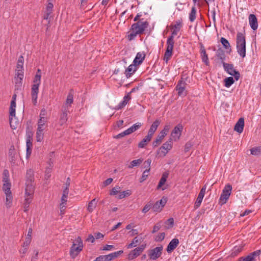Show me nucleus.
<instances>
[{
  "label": "nucleus",
  "mask_w": 261,
  "mask_h": 261,
  "mask_svg": "<svg viewBox=\"0 0 261 261\" xmlns=\"http://www.w3.org/2000/svg\"><path fill=\"white\" fill-rule=\"evenodd\" d=\"M148 25V22L142 21V20H140L137 22L133 23L131 26L130 33L127 36L128 40H133L137 35L142 34Z\"/></svg>",
  "instance_id": "obj_1"
},
{
  "label": "nucleus",
  "mask_w": 261,
  "mask_h": 261,
  "mask_svg": "<svg viewBox=\"0 0 261 261\" xmlns=\"http://www.w3.org/2000/svg\"><path fill=\"white\" fill-rule=\"evenodd\" d=\"M41 70L38 69L33 80V84L31 87V97L33 105L36 106L37 103L39 87L41 83Z\"/></svg>",
  "instance_id": "obj_2"
},
{
  "label": "nucleus",
  "mask_w": 261,
  "mask_h": 261,
  "mask_svg": "<svg viewBox=\"0 0 261 261\" xmlns=\"http://www.w3.org/2000/svg\"><path fill=\"white\" fill-rule=\"evenodd\" d=\"M236 49L239 55L244 58L246 55V37L245 33L238 32L236 37Z\"/></svg>",
  "instance_id": "obj_3"
},
{
  "label": "nucleus",
  "mask_w": 261,
  "mask_h": 261,
  "mask_svg": "<svg viewBox=\"0 0 261 261\" xmlns=\"http://www.w3.org/2000/svg\"><path fill=\"white\" fill-rule=\"evenodd\" d=\"M34 193V181H25V199L24 202V211H29L28 207L30 204L32 202L33 195Z\"/></svg>",
  "instance_id": "obj_4"
},
{
  "label": "nucleus",
  "mask_w": 261,
  "mask_h": 261,
  "mask_svg": "<svg viewBox=\"0 0 261 261\" xmlns=\"http://www.w3.org/2000/svg\"><path fill=\"white\" fill-rule=\"evenodd\" d=\"M83 241L80 237H78L73 241L70 249V255L72 258H75L80 252L83 250Z\"/></svg>",
  "instance_id": "obj_5"
},
{
  "label": "nucleus",
  "mask_w": 261,
  "mask_h": 261,
  "mask_svg": "<svg viewBox=\"0 0 261 261\" xmlns=\"http://www.w3.org/2000/svg\"><path fill=\"white\" fill-rule=\"evenodd\" d=\"M173 146L172 139L170 138L158 150L157 155L159 157H164L172 149Z\"/></svg>",
  "instance_id": "obj_6"
},
{
  "label": "nucleus",
  "mask_w": 261,
  "mask_h": 261,
  "mask_svg": "<svg viewBox=\"0 0 261 261\" xmlns=\"http://www.w3.org/2000/svg\"><path fill=\"white\" fill-rule=\"evenodd\" d=\"M11 187V184L10 182H3L2 189L6 195V204L8 207L10 206L13 200Z\"/></svg>",
  "instance_id": "obj_7"
},
{
  "label": "nucleus",
  "mask_w": 261,
  "mask_h": 261,
  "mask_svg": "<svg viewBox=\"0 0 261 261\" xmlns=\"http://www.w3.org/2000/svg\"><path fill=\"white\" fill-rule=\"evenodd\" d=\"M232 190V186L230 184L225 185L222 190L219 198V203L222 205L226 203L229 199Z\"/></svg>",
  "instance_id": "obj_8"
},
{
  "label": "nucleus",
  "mask_w": 261,
  "mask_h": 261,
  "mask_svg": "<svg viewBox=\"0 0 261 261\" xmlns=\"http://www.w3.org/2000/svg\"><path fill=\"white\" fill-rule=\"evenodd\" d=\"M8 157L12 166L17 165V160L18 159L19 154L13 145L11 146L9 148Z\"/></svg>",
  "instance_id": "obj_9"
},
{
  "label": "nucleus",
  "mask_w": 261,
  "mask_h": 261,
  "mask_svg": "<svg viewBox=\"0 0 261 261\" xmlns=\"http://www.w3.org/2000/svg\"><path fill=\"white\" fill-rule=\"evenodd\" d=\"M223 66L224 70L230 75L234 76L236 81L239 79L240 74L239 71H237L233 67L232 64L223 63Z\"/></svg>",
  "instance_id": "obj_10"
},
{
  "label": "nucleus",
  "mask_w": 261,
  "mask_h": 261,
  "mask_svg": "<svg viewBox=\"0 0 261 261\" xmlns=\"http://www.w3.org/2000/svg\"><path fill=\"white\" fill-rule=\"evenodd\" d=\"M170 128V125L167 124L164 127V129L160 132L155 140L153 142L152 145L156 147L159 145L162 141L163 138L167 135Z\"/></svg>",
  "instance_id": "obj_11"
},
{
  "label": "nucleus",
  "mask_w": 261,
  "mask_h": 261,
  "mask_svg": "<svg viewBox=\"0 0 261 261\" xmlns=\"http://www.w3.org/2000/svg\"><path fill=\"white\" fill-rule=\"evenodd\" d=\"M163 249V246H160L149 250L148 252V255L150 259L156 260L160 257L162 254Z\"/></svg>",
  "instance_id": "obj_12"
},
{
  "label": "nucleus",
  "mask_w": 261,
  "mask_h": 261,
  "mask_svg": "<svg viewBox=\"0 0 261 261\" xmlns=\"http://www.w3.org/2000/svg\"><path fill=\"white\" fill-rule=\"evenodd\" d=\"M182 128V126L180 124H178L174 128L171 134V138L172 140L173 139L174 141H176L179 139Z\"/></svg>",
  "instance_id": "obj_13"
},
{
  "label": "nucleus",
  "mask_w": 261,
  "mask_h": 261,
  "mask_svg": "<svg viewBox=\"0 0 261 261\" xmlns=\"http://www.w3.org/2000/svg\"><path fill=\"white\" fill-rule=\"evenodd\" d=\"M15 86L20 87L22 84V81L23 78V70L16 69L15 71Z\"/></svg>",
  "instance_id": "obj_14"
},
{
  "label": "nucleus",
  "mask_w": 261,
  "mask_h": 261,
  "mask_svg": "<svg viewBox=\"0 0 261 261\" xmlns=\"http://www.w3.org/2000/svg\"><path fill=\"white\" fill-rule=\"evenodd\" d=\"M73 102V92L72 90H70L69 92L65 103L63 106V109L68 111L69 108L71 107V104Z\"/></svg>",
  "instance_id": "obj_15"
},
{
  "label": "nucleus",
  "mask_w": 261,
  "mask_h": 261,
  "mask_svg": "<svg viewBox=\"0 0 261 261\" xmlns=\"http://www.w3.org/2000/svg\"><path fill=\"white\" fill-rule=\"evenodd\" d=\"M261 253L260 250H256L249 254L245 258H241L238 261H255V257L258 256Z\"/></svg>",
  "instance_id": "obj_16"
},
{
  "label": "nucleus",
  "mask_w": 261,
  "mask_h": 261,
  "mask_svg": "<svg viewBox=\"0 0 261 261\" xmlns=\"http://www.w3.org/2000/svg\"><path fill=\"white\" fill-rule=\"evenodd\" d=\"M249 23L251 28L253 30H256L258 28L257 19L254 14H251L248 17Z\"/></svg>",
  "instance_id": "obj_17"
},
{
  "label": "nucleus",
  "mask_w": 261,
  "mask_h": 261,
  "mask_svg": "<svg viewBox=\"0 0 261 261\" xmlns=\"http://www.w3.org/2000/svg\"><path fill=\"white\" fill-rule=\"evenodd\" d=\"M206 189V186H204L201 189L198 194V197L195 201V207H198L201 204L202 199L205 193Z\"/></svg>",
  "instance_id": "obj_18"
},
{
  "label": "nucleus",
  "mask_w": 261,
  "mask_h": 261,
  "mask_svg": "<svg viewBox=\"0 0 261 261\" xmlns=\"http://www.w3.org/2000/svg\"><path fill=\"white\" fill-rule=\"evenodd\" d=\"M179 240L178 239L174 238L172 239L168 245L166 251L168 253H171L173 251L179 244Z\"/></svg>",
  "instance_id": "obj_19"
},
{
  "label": "nucleus",
  "mask_w": 261,
  "mask_h": 261,
  "mask_svg": "<svg viewBox=\"0 0 261 261\" xmlns=\"http://www.w3.org/2000/svg\"><path fill=\"white\" fill-rule=\"evenodd\" d=\"M182 27V19H179L175 22V24L173 27V30L172 31L171 35L170 36L174 37L178 32H179L181 28Z\"/></svg>",
  "instance_id": "obj_20"
},
{
  "label": "nucleus",
  "mask_w": 261,
  "mask_h": 261,
  "mask_svg": "<svg viewBox=\"0 0 261 261\" xmlns=\"http://www.w3.org/2000/svg\"><path fill=\"white\" fill-rule=\"evenodd\" d=\"M144 248L137 247L132 250L128 254L129 259H133L138 257L140 253L143 251Z\"/></svg>",
  "instance_id": "obj_21"
},
{
  "label": "nucleus",
  "mask_w": 261,
  "mask_h": 261,
  "mask_svg": "<svg viewBox=\"0 0 261 261\" xmlns=\"http://www.w3.org/2000/svg\"><path fill=\"white\" fill-rule=\"evenodd\" d=\"M187 85L186 82L182 80H180L176 86V89L177 91L178 94L179 96L182 95L186 89V85Z\"/></svg>",
  "instance_id": "obj_22"
},
{
  "label": "nucleus",
  "mask_w": 261,
  "mask_h": 261,
  "mask_svg": "<svg viewBox=\"0 0 261 261\" xmlns=\"http://www.w3.org/2000/svg\"><path fill=\"white\" fill-rule=\"evenodd\" d=\"M167 202L166 198L163 197L160 201H158L153 204V209L154 211H158L161 210L166 204Z\"/></svg>",
  "instance_id": "obj_23"
},
{
  "label": "nucleus",
  "mask_w": 261,
  "mask_h": 261,
  "mask_svg": "<svg viewBox=\"0 0 261 261\" xmlns=\"http://www.w3.org/2000/svg\"><path fill=\"white\" fill-rule=\"evenodd\" d=\"M244 126V120L243 118H240L235 124L234 130L239 133H241L243 131Z\"/></svg>",
  "instance_id": "obj_24"
},
{
  "label": "nucleus",
  "mask_w": 261,
  "mask_h": 261,
  "mask_svg": "<svg viewBox=\"0 0 261 261\" xmlns=\"http://www.w3.org/2000/svg\"><path fill=\"white\" fill-rule=\"evenodd\" d=\"M145 58V54L144 52H139L137 54L135 58L133 63L135 65H139L141 64Z\"/></svg>",
  "instance_id": "obj_25"
},
{
  "label": "nucleus",
  "mask_w": 261,
  "mask_h": 261,
  "mask_svg": "<svg viewBox=\"0 0 261 261\" xmlns=\"http://www.w3.org/2000/svg\"><path fill=\"white\" fill-rule=\"evenodd\" d=\"M200 55H201V57L202 62L203 63H204L206 65H208L210 62H209L208 56L206 53V50H205L204 47L203 45H201Z\"/></svg>",
  "instance_id": "obj_26"
},
{
  "label": "nucleus",
  "mask_w": 261,
  "mask_h": 261,
  "mask_svg": "<svg viewBox=\"0 0 261 261\" xmlns=\"http://www.w3.org/2000/svg\"><path fill=\"white\" fill-rule=\"evenodd\" d=\"M160 123H161V121L159 120V119H156L153 122V123L151 125L150 128L149 129L148 132V134H149V136H151V137L153 136L154 133L157 129Z\"/></svg>",
  "instance_id": "obj_27"
},
{
  "label": "nucleus",
  "mask_w": 261,
  "mask_h": 261,
  "mask_svg": "<svg viewBox=\"0 0 261 261\" xmlns=\"http://www.w3.org/2000/svg\"><path fill=\"white\" fill-rule=\"evenodd\" d=\"M137 65H135L134 63L130 64L125 71V74L126 77H129L133 74L135 73V72L137 70L136 68Z\"/></svg>",
  "instance_id": "obj_28"
},
{
  "label": "nucleus",
  "mask_w": 261,
  "mask_h": 261,
  "mask_svg": "<svg viewBox=\"0 0 261 261\" xmlns=\"http://www.w3.org/2000/svg\"><path fill=\"white\" fill-rule=\"evenodd\" d=\"M123 251L120 250L118 251L111 253L108 255H104L105 260H106V261H110V260L114 259L115 258H116L117 257H118V255L121 254L122 253H123Z\"/></svg>",
  "instance_id": "obj_29"
},
{
  "label": "nucleus",
  "mask_w": 261,
  "mask_h": 261,
  "mask_svg": "<svg viewBox=\"0 0 261 261\" xmlns=\"http://www.w3.org/2000/svg\"><path fill=\"white\" fill-rule=\"evenodd\" d=\"M16 108L9 109V123L12 129H15L16 126L13 125V119L15 117Z\"/></svg>",
  "instance_id": "obj_30"
},
{
  "label": "nucleus",
  "mask_w": 261,
  "mask_h": 261,
  "mask_svg": "<svg viewBox=\"0 0 261 261\" xmlns=\"http://www.w3.org/2000/svg\"><path fill=\"white\" fill-rule=\"evenodd\" d=\"M67 113L68 111L66 110V109L62 110V113L60 116L59 120V123L60 125H63L66 123L67 120Z\"/></svg>",
  "instance_id": "obj_31"
},
{
  "label": "nucleus",
  "mask_w": 261,
  "mask_h": 261,
  "mask_svg": "<svg viewBox=\"0 0 261 261\" xmlns=\"http://www.w3.org/2000/svg\"><path fill=\"white\" fill-rule=\"evenodd\" d=\"M152 137L147 134V135L138 144V147L141 148H144L151 140Z\"/></svg>",
  "instance_id": "obj_32"
},
{
  "label": "nucleus",
  "mask_w": 261,
  "mask_h": 261,
  "mask_svg": "<svg viewBox=\"0 0 261 261\" xmlns=\"http://www.w3.org/2000/svg\"><path fill=\"white\" fill-rule=\"evenodd\" d=\"M174 44V37H173L172 36H169L167 40L166 50L173 51Z\"/></svg>",
  "instance_id": "obj_33"
},
{
  "label": "nucleus",
  "mask_w": 261,
  "mask_h": 261,
  "mask_svg": "<svg viewBox=\"0 0 261 261\" xmlns=\"http://www.w3.org/2000/svg\"><path fill=\"white\" fill-rule=\"evenodd\" d=\"M32 229L31 228H30L28 230L27 236L25 238V241L23 243L24 246H29L30 244L31 243L32 240Z\"/></svg>",
  "instance_id": "obj_34"
},
{
  "label": "nucleus",
  "mask_w": 261,
  "mask_h": 261,
  "mask_svg": "<svg viewBox=\"0 0 261 261\" xmlns=\"http://www.w3.org/2000/svg\"><path fill=\"white\" fill-rule=\"evenodd\" d=\"M141 126V123L137 122L134 125H133L132 126H130L129 128H127V130L129 134H130L138 130V129H139Z\"/></svg>",
  "instance_id": "obj_35"
},
{
  "label": "nucleus",
  "mask_w": 261,
  "mask_h": 261,
  "mask_svg": "<svg viewBox=\"0 0 261 261\" xmlns=\"http://www.w3.org/2000/svg\"><path fill=\"white\" fill-rule=\"evenodd\" d=\"M168 174L167 173H164L163 174L160 180L159 184L157 186V189H160L162 188V187L165 184L167 178H168Z\"/></svg>",
  "instance_id": "obj_36"
},
{
  "label": "nucleus",
  "mask_w": 261,
  "mask_h": 261,
  "mask_svg": "<svg viewBox=\"0 0 261 261\" xmlns=\"http://www.w3.org/2000/svg\"><path fill=\"white\" fill-rule=\"evenodd\" d=\"M48 118L39 119L37 123V129L44 130L45 127V123L47 121Z\"/></svg>",
  "instance_id": "obj_37"
},
{
  "label": "nucleus",
  "mask_w": 261,
  "mask_h": 261,
  "mask_svg": "<svg viewBox=\"0 0 261 261\" xmlns=\"http://www.w3.org/2000/svg\"><path fill=\"white\" fill-rule=\"evenodd\" d=\"M26 181H34V171L31 169L28 170L27 171Z\"/></svg>",
  "instance_id": "obj_38"
},
{
  "label": "nucleus",
  "mask_w": 261,
  "mask_h": 261,
  "mask_svg": "<svg viewBox=\"0 0 261 261\" xmlns=\"http://www.w3.org/2000/svg\"><path fill=\"white\" fill-rule=\"evenodd\" d=\"M196 8L195 6L192 7L191 12L189 14V20L191 22H193L196 19Z\"/></svg>",
  "instance_id": "obj_39"
},
{
  "label": "nucleus",
  "mask_w": 261,
  "mask_h": 261,
  "mask_svg": "<svg viewBox=\"0 0 261 261\" xmlns=\"http://www.w3.org/2000/svg\"><path fill=\"white\" fill-rule=\"evenodd\" d=\"M143 162V159H139L132 161L130 164L128 166V168L129 169L133 168L134 167L138 166L141 164Z\"/></svg>",
  "instance_id": "obj_40"
},
{
  "label": "nucleus",
  "mask_w": 261,
  "mask_h": 261,
  "mask_svg": "<svg viewBox=\"0 0 261 261\" xmlns=\"http://www.w3.org/2000/svg\"><path fill=\"white\" fill-rule=\"evenodd\" d=\"M53 167V163H49V167H46L45 171V178L47 180L51 176V172Z\"/></svg>",
  "instance_id": "obj_41"
},
{
  "label": "nucleus",
  "mask_w": 261,
  "mask_h": 261,
  "mask_svg": "<svg viewBox=\"0 0 261 261\" xmlns=\"http://www.w3.org/2000/svg\"><path fill=\"white\" fill-rule=\"evenodd\" d=\"M130 190H127L122 192H119L118 196L116 197L117 199H121L125 197L128 196L131 194Z\"/></svg>",
  "instance_id": "obj_42"
},
{
  "label": "nucleus",
  "mask_w": 261,
  "mask_h": 261,
  "mask_svg": "<svg viewBox=\"0 0 261 261\" xmlns=\"http://www.w3.org/2000/svg\"><path fill=\"white\" fill-rule=\"evenodd\" d=\"M43 129H37L36 132V140L37 142H41L43 139L44 134Z\"/></svg>",
  "instance_id": "obj_43"
},
{
  "label": "nucleus",
  "mask_w": 261,
  "mask_h": 261,
  "mask_svg": "<svg viewBox=\"0 0 261 261\" xmlns=\"http://www.w3.org/2000/svg\"><path fill=\"white\" fill-rule=\"evenodd\" d=\"M173 55V51L169 50H166L165 53L164 54V61L167 63L168 61L171 59V57H172Z\"/></svg>",
  "instance_id": "obj_44"
},
{
  "label": "nucleus",
  "mask_w": 261,
  "mask_h": 261,
  "mask_svg": "<svg viewBox=\"0 0 261 261\" xmlns=\"http://www.w3.org/2000/svg\"><path fill=\"white\" fill-rule=\"evenodd\" d=\"M96 204L97 200H96L95 198H94L89 203L87 208L89 212H92L94 210V208L96 207Z\"/></svg>",
  "instance_id": "obj_45"
},
{
  "label": "nucleus",
  "mask_w": 261,
  "mask_h": 261,
  "mask_svg": "<svg viewBox=\"0 0 261 261\" xmlns=\"http://www.w3.org/2000/svg\"><path fill=\"white\" fill-rule=\"evenodd\" d=\"M68 196H64V194H62V196L61 198V203H60V211L61 212H62L64 211V207L65 206L66 202L67 201Z\"/></svg>",
  "instance_id": "obj_46"
},
{
  "label": "nucleus",
  "mask_w": 261,
  "mask_h": 261,
  "mask_svg": "<svg viewBox=\"0 0 261 261\" xmlns=\"http://www.w3.org/2000/svg\"><path fill=\"white\" fill-rule=\"evenodd\" d=\"M151 160L150 159H148L146 160L143 165V168L145 169V170H147V171L149 172L150 170V165L151 163Z\"/></svg>",
  "instance_id": "obj_47"
},
{
  "label": "nucleus",
  "mask_w": 261,
  "mask_h": 261,
  "mask_svg": "<svg viewBox=\"0 0 261 261\" xmlns=\"http://www.w3.org/2000/svg\"><path fill=\"white\" fill-rule=\"evenodd\" d=\"M242 246H236L233 247V249L232 250L231 252V255L232 256H236L237 255L239 252H240L242 250Z\"/></svg>",
  "instance_id": "obj_48"
},
{
  "label": "nucleus",
  "mask_w": 261,
  "mask_h": 261,
  "mask_svg": "<svg viewBox=\"0 0 261 261\" xmlns=\"http://www.w3.org/2000/svg\"><path fill=\"white\" fill-rule=\"evenodd\" d=\"M234 81L232 77H228L225 79V86L226 87H229L231 85L233 84Z\"/></svg>",
  "instance_id": "obj_49"
},
{
  "label": "nucleus",
  "mask_w": 261,
  "mask_h": 261,
  "mask_svg": "<svg viewBox=\"0 0 261 261\" xmlns=\"http://www.w3.org/2000/svg\"><path fill=\"white\" fill-rule=\"evenodd\" d=\"M174 224V219L172 218L168 219L165 222V227L168 229L173 227Z\"/></svg>",
  "instance_id": "obj_50"
},
{
  "label": "nucleus",
  "mask_w": 261,
  "mask_h": 261,
  "mask_svg": "<svg viewBox=\"0 0 261 261\" xmlns=\"http://www.w3.org/2000/svg\"><path fill=\"white\" fill-rule=\"evenodd\" d=\"M140 242V240L138 239V237H135L133 241L132 242V243H130V244H129L128 245H127V248L128 249L129 248H132L134 247H136V244L139 243Z\"/></svg>",
  "instance_id": "obj_51"
},
{
  "label": "nucleus",
  "mask_w": 261,
  "mask_h": 261,
  "mask_svg": "<svg viewBox=\"0 0 261 261\" xmlns=\"http://www.w3.org/2000/svg\"><path fill=\"white\" fill-rule=\"evenodd\" d=\"M3 182H7L9 181V173L8 170H4L3 172Z\"/></svg>",
  "instance_id": "obj_52"
},
{
  "label": "nucleus",
  "mask_w": 261,
  "mask_h": 261,
  "mask_svg": "<svg viewBox=\"0 0 261 261\" xmlns=\"http://www.w3.org/2000/svg\"><path fill=\"white\" fill-rule=\"evenodd\" d=\"M217 57L221 61H223L225 59L224 52L223 50L219 49L217 51Z\"/></svg>",
  "instance_id": "obj_53"
},
{
  "label": "nucleus",
  "mask_w": 261,
  "mask_h": 261,
  "mask_svg": "<svg viewBox=\"0 0 261 261\" xmlns=\"http://www.w3.org/2000/svg\"><path fill=\"white\" fill-rule=\"evenodd\" d=\"M165 237V234L164 232L159 233L155 237L154 240L156 242H161L164 239Z\"/></svg>",
  "instance_id": "obj_54"
},
{
  "label": "nucleus",
  "mask_w": 261,
  "mask_h": 261,
  "mask_svg": "<svg viewBox=\"0 0 261 261\" xmlns=\"http://www.w3.org/2000/svg\"><path fill=\"white\" fill-rule=\"evenodd\" d=\"M221 42L225 48H228L230 47V44H229L228 41L227 39H226L225 38L222 37L221 38Z\"/></svg>",
  "instance_id": "obj_55"
},
{
  "label": "nucleus",
  "mask_w": 261,
  "mask_h": 261,
  "mask_svg": "<svg viewBox=\"0 0 261 261\" xmlns=\"http://www.w3.org/2000/svg\"><path fill=\"white\" fill-rule=\"evenodd\" d=\"M153 202L151 201L149 202L148 203H147L144 207L142 212H148L151 207H153Z\"/></svg>",
  "instance_id": "obj_56"
},
{
  "label": "nucleus",
  "mask_w": 261,
  "mask_h": 261,
  "mask_svg": "<svg viewBox=\"0 0 261 261\" xmlns=\"http://www.w3.org/2000/svg\"><path fill=\"white\" fill-rule=\"evenodd\" d=\"M251 154L254 155H258L260 154V148L259 147L252 148L251 150Z\"/></svg>",
  "instance_id": "obj_57"
},
{
  "label": "nucleus",
  "mask_w": 261,
  "mask_h": 261,
  "mask_svg": "<svg viewBox=\"0 0 261 261\" xmlns=\"http://www.w3.org/2000/svg\"><path fill=\"white\" fill-rule=\"evenodd\" d=\"M47 111L45 109H42L40 111L39 114V118L40 119H45L47 118L46 117Z\"/></svg>",
  "instance_id": "obj_58"
},
{
  "label": "nucleus",
  "mask_w": 261,
  "mask_h": 261,
  "mask_svg": "<svg viewBox=\"0 0 261 261\" xmlns=\"http://www.w3.org/2000/svg\"><path fill=\"white\" fill-rule=\"evenodd\" d=\"M120 187H118V186H117V187H115L114 188H113L111 192H110V195H115L116 194H117L118 193H119V190H120Z\"/></svg>",
  "instance_id": "obj_59"
},
{
  "label": "nucleus",
  "mask_w": 261,
  "mask_h": 261,
  "mask_svg": "<svg viewBox=\"0 0 261 261\" xmlns=\"http://www.w3.org/2000/svg\"><path fill=\"white\" fill-rule=\"evenodd\" d=\"M161 226H162V224H161V222H159L157 224H156L153 226V230L152 231V233H154L157 232L158 231H159L160 230V229L161 228Z\"/></svg>",
  "instance_id": "obj_60"
},
{
  "label": "nucleus",
  "mask_w": 261,
  "mask_h": 261,
  "mask_svg": "<svg viewBox=\"0 0 261 261\" xmlns=\"http://www.w3.org/2000/svg\"><path fill=\"white\" fill-rule=\"evenodd\" d=\"M149 172L147 171V170H144L143 174H142V177L140 179V182H142L143 181H144V180H145L148 176V173Z\"/></svg>",
  "instance_id": "obj_61"
},
{
  "label": "nucleus",
  "mask_w": 261,
  "mask_h": 261,
  "mask_svg": "<svg viewBox=\"0 0 261 261\" xmlns=\"http://www.w3.org/2000/svg\"><path fill=\"white\" fill-rule=\"evenodd\" d=\"M129 135V134L128 132H127V129H126L124 132L117 135L115 137V138L116 139H119V138L123 137L124 136H125L126 135Z\"/></svg>",
  "instance_id": "obj_62"
},
{
  "label": "nucleus",
  "mask_w": 261,
  "mask_h": 261,
  "mask_svg": "<svg viewBox=\"0 0 261 261\" xmlns=\"http://www.w3.org/2000/svg\"><path fill=\"white\" fill-rule=\"evenodd\" d=\"M53 7V4L51 3H48L46 6V11L51 13Z\"/></svg>",
  "instance_id": "obj_63"
},
{
  "label": "nucleus",
  "mask_w": 261,
  "mask_h": 261,
  "mask_svg": "<svg viewBox=\"0 0 261 261\" xmlns=\"http://www.w3.org/2000/svg\"><path fill=\"white\" fill-rule=\"evenodd\" d=\"M125 106V104L121 101L117 106H116L115 109L117 110H120Z\"/></svg>",
  "instance_id": "obj_64"
}]
</instances>
